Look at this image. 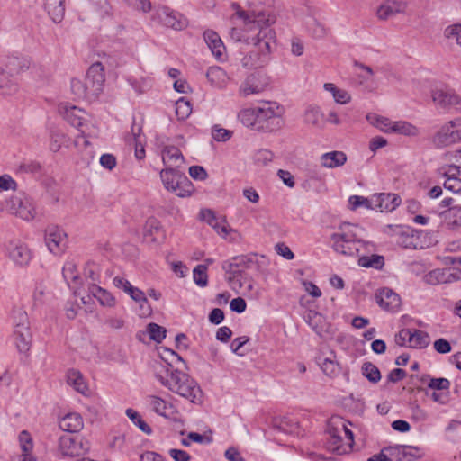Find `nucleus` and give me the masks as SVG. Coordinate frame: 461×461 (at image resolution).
Masks as SVG:
<instances>
[{"label":"nucleus","mask_w":461,"mask_h":461,"mask_svg":"<svg viewBox=\"0 0 461 461\" xmlns=\"http://www.w3.org/2000/svg\"><path fill=\"white\" fill-rule=\"evenodd\" d=\"M445 35L448 39L455 40L461 46V23L448 26L445 30Z\"/></svg>","instance_id":"64"},{"label":"nucleus","mask_w":461,"mask_h":461,"mask_svg":"<svg viewBox=\"0 0 461 461\" xmlns=\"http://www.w3.org/2000/svg\"><path fill=\"white\" fill-rule=\"evenodd\" d=\"M14 338L16 348L20 353H27L30 350L32 339L30 327H22L20 330H14Z\"/></svg>","instance_id":"26"},{"label":"nucleus","mask_w":461,"mask_h":461,"mask_svg":"<svg viewBox=\"0 0 461 461\" xmlns=\"http://www.w3.org/2000/svg\"><path fill=\"white\" fill-rule=\"evenodd\" d=\"M45 243L51 253L61 254L67 247V234L57 226L49 227L45 230Z\"/></svg>","instance_id":"14"},{"label":"nucleus","mask_w":461,"mask_h":461,"mask_svg":"<svg viewBox=\"0 0 461 461\" xmlns=\"http://www.w3.org/2000/svg\"><path fill=\"white\" fill-rule=\"evenodd\" d=\"M151 18L161 25L176 31H182L188 25L187 19L182 14L165 5L157 7Z\"/></svg>","instance_id":"8"},{"label":"nucleus","mask_w":461,"mask_h":461,"mask_svg":"<svg viewBox=\"0 0 461 461\" xmlns=\"http://www.w3.org/2000/svg\"><path fill=\"white\" fill-rule=\"evenodd\" d=\"M236 16L240 20L241 22V27L237 28L234 27L230 31V37L236 41H244L247 44H250L252 41L258 39L257 32L258 31H255L254 32H248L244 28V23L243 20L239 17L237 14Z\"/></svg>","instance_id":"34"},{"label":"nucleus","mask_w":461,"mask_h":461,"mask_svg":"<svg viewBox=\"0 0 461 461\" xmlns=\"http://www.w3.org/2000/svg\"><path fill=\"white\" fill-rule=\"evenodd\" d=\"M147 399L154 412L163 417L167 416V410L168 409V407H171V405L167 404V402L164 399L157 395H149L148 396Z\"/></svg>","instance_id":"46"},{"label":"nucleus","mask_w":461,"mask_h":461,"mask_svg":"<svg viewBox=\"0 0 461 461\" xmlns=\"http://www.w3.org/2000/svg\"><path fill=\"white\" fill-rule=\"evenodd\" d=\"M201 216L203 221H207L219 234L227 235L229 233L227 225H221L212 210H202Z\"/></svg>","instance_id":"42"},{"label":"nucleus","mask_w":461,"mask_h":461,"mask_svg":"<svg viewBox=\"0 0 461 461\" xmlns=\"http://www.w3.org/2000/svg\"><path fill=\"white\" fill-rule=\"evenodd\" d=\"M17 86L6 76V74L1 71L0 76V91L4 95H10L15 92Z\"/></svg>","instance_id":"60"},{"label":"nucleus","mask_w":461,"mask_h":461,"mask_svg":"<svg viewBox=\"0 0 461 461\" xmlns=\"http://www.w3.org/2000/svg\"><path fill=\"white\" fill-rule=\"evenodd\" d=\"M349 203V209L352 211H355L360 206H364L366 209H372L373 210V196L368 199L363 196L359 195H352L348 199Z\"/></svg>","instance_id":"55"},{"label":"nucleus","mask_w":461,"mask_h":461,"mask_svg":"<svg viewBox=\"0 0 461 461\" xmlns=\"http://www.w3.org/2000/svg\"><path fill=\"white\" fill-rule=\"evenodd\" d=\"M226 274L228 275L227 282L229 283L230 286L238 293L240 290L243 289L245 285L248 284L249 279L251 278L244 272V270L226 272Z\"/></svg>","instance_id":"31"},{"label":"nucleus","mask_w":461,"mask_h":461,"mask_svg":"<svg viewBox=\"0 0 461 461\" xmlns=\"http://www.w3.org/2000/svg\"><path fill=\"white\" fill-rule=\"evenodd\" d=\"M358 265L366 268L380 270L384 266V258L380 255L362 256L358 258Z\"/></svg>","instance_id":"40"},{"label":"nucleus","mask_w":461,"mask_h":461,"mask_svg":"<svg viewBox=\"0 0 461 461\" xmlns=\"http://www.w3.org/2000/svg\"><path fill=\"white\" fill-rule=\"evenodd\" d=\"M129 7L142 13L151 11V2L149 0H122Z\"/></svg>","instance_id":"61"},{"label":"nucleus","mask_w":461,"mask_h":461,"mask_svg":"<svg viewBox=\"0 0 461 461\" xmlns=\"http://www.w3.org/2000/svg\"><path fill=\"white\" fill-rule=\"evenodd\" d=\"M308 30L316 39H321L327 33L326 28L315 19H312L308 23Z\"/></svg>","instance_id":"63"},{"label":"nucleus","mask_w":461,"mask_h":461,"mask_svg":"<svg viewBox=\"0 0 461 461\" xmlns=\"http://www.w3.org/2000/svg\"><path fill=\"white\" fill-rule=\"evenodd\" d=\"M273 429L280 433L287 435H299V423L294 419L289 417L275 418L272 421Z\"/></svg>","instance_id":"21"},{"label":"nucleus","mask_w":461,"mask_h":461,"mask_svg":"<svg viewBox=\"0 0 461 461\" xmlns=\"http://www.w3.org/2000/svg\"><path fill=\"white\" fill-rule=\"evenodd\" d=\"M433 141L438 147H446L461 141V117L450 121L434 136Z\"/></svg>","instance_id":"11"},{"label":"nucleus","mask_w":461,"mask_h":461,"mask_svg":"<svg viewBox=\"0 0 461 461\" xmlns=\"http://www.w3.org/2000/svg\"><path fill=\"white\" fill-rule=\"evenodd\" d=\"M90 443L84 438L62 435L59 438V452L62 456L75 457L85 455L90 449Z\"/></svg>","instance_id":"9"},{"label":"nucleus","mask_w":461,"mask_h":461,"mask_svg":"<svg viewBox=\"0 0 461 461\" xmlns=\"http://www.w3.org/2000/svg\"><path fill=\"white\" fill-rule=\"evenodd\" d=\"M319 365L323 373L330 377L336 376L340 370L339 364L329 357L320 359Z\"/></svg>","instance_id":"54"},{"label":"nucleus","mask_w":461,"mask_h":461,"mask_svg":"<svg viewBox=\"0 0 461 461\" xmlns=\"http://www.w3.org/2000/svg\"><path fill=\"white\" fill-rule=\"evenodd\" d=\"M329 448L337 455H343L352 450L354 445L353 432L347 427V420L341 417H332L327 424Z\"/></svg>","instance_id":"3"},{"label":"nucleus","mask_w":461,"mask_h":461,"mask_svg":"<svg viewBox=\"0 0 461 461\" xmlns=\"http://www.w3.org/2000/svg\"><path fill=\"white\" fill-rule=\"evenodd\" d=\"M67 381L69 385H72L74 389L81 393H85L87 390V386L84 381V378L80 372L71 369L67 374Z\"/></svg>","instance_id":"41"},{"label":"nucleus","mask_w":461,"mask_h":461,"mask_svg":"<svg viewBox=\"0 0 461 461\" xmlns=\"http://www.w3.org/2000/svg\"><path fill=\"white\" fill-rule=\"evenodd\" d=\"M71 92L77 99L88 101L87 91H86L82 80L77 78L71 80Z\"/></svg>","instance_id":"58"},{"label":"nucleus","mask_w":461,"mask_h":461,"mask_svg":"<svg viewBox=\"0 0 461 461\" xmlns=\"http://www.w3.org/2000/svg\"><path fill=\"white\" fill-rule=\"evenodd\" d=\"M366 119L371 124L380 129L382 131L393 133L391 128H393L394 122H392L390 119L376 114H367Z\"/></svg>","instance_id":"43"},{"label":"nucleus","mask_w":461,"mask_h":461,"mask_svg":"<svg viewBox=\"0 0 461 461\" xmlns=\"http://www.w3.org/2000/svg\"><path fill=\"white\" fill-rule=\"evenodd\" d=\"M105 81L104 67L100 62L94 63L87 70L85 78L82 80L86 91H87L88 101L95 100L102 93Z\"/></svg>","instance_id":"7"},{"label":"nucleus","mask_w":461,"mask_h":461,"mask_svg":"<svg viewBox=\"0 0 461 461\" xmlns=\"http://www.w3.org/2000/svg\"><path fill=\"white\" fill-rule=\"evenodd\" d=\"M160 179L164 187L178 197H189L194 192V187L188 177L174 167H166L160 171Z\"/></svg>","instance_id":"4"},{"label":"nucleus","mask_w":461,"mask_h":461,"mask_svg":"<svg viewBox=\"0 0 461 461\" xmlns=\"http://www.w3.org/2000/svg\"><path fill=\"white\" fill-rule=\"evenodd\" d=\"M59 113L71 126L77 128L82 134L86 132V113L84 110L67 104L59 106Z\"/></svg>","instance_id":"13"},{"label":"nucleus","mask_w":461,"mask_h":461,"mask_svg":"<svg viewBox=\"0 0 461 461\" xmlns=\"http://www.w3.org/2000/svg\"><path fill=\"white\" fill-rule=\"evenodd\" d=\"M8 211L24 221H31L36 215L32 199L24 194H17L6 202Z\"/></svg>","instance_id":"10"},{"label":"nucleus","mask_w":461,"mask_h":461,"mask_svg":"<svg viewBox=\"0 0 461 461\" xmlns=\"http://www.w3.org/2000/svg\"><path fill=\"white\" fill-rule=\"evenodd\" d=\"M257 108H245L242 109L238 113V118L240 121V122L248 127L250 128L253 131H256V123H257Z\"/></svg>","instance_id":"38"},{"label":"nucleus","mask_w":461,"mask_h":461,"mask_svg":"<svg viewBox=\"0 0 461 461\" xmlns=\"http://www.w3.org/2000/svg\"><path fill=\"white\" fill-rule=\"evenodd\" d=\"M153 370L156 378L162 384V385H165V381L170 376L171 371H175L173 366H168L160 360L155 361L153 364Z\"/></svg>","instance_id":"44"},{"label":"nucleus","mask_w":461,"mask_h":461,"mask_svg":"<svg viewBox=\"0 0 461 461\" xmlns=\"http://www.w3.org/2000/svg\"><path fill=\"white\" fill-rule=\"evenodd\" d=\"M60 429L68 433H76L83 429V419L78 413H68L60 419L59 422Z\"/></svg>","instance_id":"24"},{"label":"nucleus","mask_w":461,"mask_h":461,"mask_svg":"<svg viewBox=\"0 0 461 461\" xmlns=\"http://www.w3.org/2000/svg\"><path fill=\"white\" fill-rule=\"evenodd\" d=\"M323 88L332 94L335 102L338 104H345L351 100L348 91L338 88L333 83H325Z\"/></svg>","instance_id":"39"},{"label":"nucleus","mask_w":461,"mask_h":461,"mask_svg":"<svg viewBox=\"0 0 461 461\" xmlns=\"http://www.w3.org/2000/svg\"><path fill=\"white\" fill-rule=\"evenodd\" d=\"M373 210L383 212H392L401 203V198L395 194H375L373 195Z\"/></svg>","instance_id":"19"},{"label":"nucleus","mask_w":461,"mask_h":461,"mask_svg":"<svg viewBox=\"0 0 461 461\" xmlns=\"http://www.w3.org/2000/svg\"><path fill=\"white\" fill-rule=\"evenodd\" d=\"M207 268L206 265H198L193 270L194 282L200 287L208 285Z\"/></svg>","instance_id":"53"},{"label":"nucleus","mask_w":461,"mask_h":461,"mask_svg":"<svg viewBox=\"0 0 461 461\" xmlns=\"http://www.w3.org/2000/svg\"><path fill=\"white\" fill-rule=\"evenodd\" d=\"M303 318L319 336H321L326 331V320L320 312L309 310L304 313Z\"/></svg>","instance_id":"27"},{"label":"nucleus","mask_w":461,"mask_h":461,"mask_svg":"<svg viewBox=\"0 0 461 461\" xmlns=\"http://www.w3.org/2000/svg\"><path fill=\"white\" fill-rule=\"evenodd\" d=\"M226 274L228 275L227 282L229 283L230 286L238 293L240 290L243 289L245 285L248 284L249 279L251 278L244 272V270L226 272Z\"/></svg>","instance_id":"32"},{"label":"nucleus","mask_w":461,"mask_h":461,"mask_svg":"<svg viewBox=\"0 0 461 461\" xmlns=\"http://www.w3.org/2000/svg\"><path fill=\"white\" fill-rule=\"evenodd\" d=\"M424 280L427 284L436 285L438 284L451 283V278L447 276V271L445 269L437 268L429 272Z\"/></svg>","instance_id":"37"},{"label":"nucleus","mask_w":461,"mask_h":461,"mask_svg":"<svg viewBox=\"0 0 461 461\" xmlns=\"http://www.w3.org/2000/svg\"><path fill=\"white\" fill-rule=\"evenodd\" d=\"M163 163L167 167H179L185 161L184 156L178 148L175 146H166L162 150Z\"/></svg>","instance_id":"23"},{"label":"nucleus","mask_w":461,"mask_h":461,"mask_svg":"<svg viewBox=\"0 0 461 461\" xmlns=\"http://www.w3.org/2000/svg\"><path fill=\"white\" fill-rule=\"evenodd\" d=\"M261 92V87L255 83V77L250 76L240 85L239 93L240 95L246 97L249 95L258 94Z\"/></svg>","instance_id":"47"},{"label":"nucleus","mask_w":461,"mask_h":461,"mask_svg":"<svg viewBox=\"0 0 461 461\" xmlns=\"http://www.w3.org/2000/svg\"><path fill=\"white\" fill-rule=\"evenodd\" d=\"M347 162V155L343 151H330L321 155V164L327 168L343 166Z\"/></svg>","instance_id":"29"},{"label":"nucleus","mask_w":461,"mask_h":461,"mask_svg":"<svg viewBox=\"0 0 461 461\" xmlns=\"http://www.w3.org/2000/svg\"><path fill=\"white\" fill-rule=\"evenodd\" d=\"M127 417L145 434L152 433L151 428L142 420L138 411L131 408H128L125 411Z\"/></svg>","instance_id":"48"},{"label":"nucleus","mask_w":461,"mask_h":461,"mask_svg":"<svg viewBox=\"0 0 461 461\" xmlns=\"http://www.w3.org/2000/svg\"><path fill=\"white\" fill-rule=\"evenodd\" d=\"M304 122L316 128L323 127V114L318 106H309L304 112Z\"/></svg>","instance_id":"35"},{"label":"nucleus","mask_w":461,"mask_h":461,"mask_svg":"<svg viewBox=\"0 0 461 461\" xmlns=\"http://www.w3.org/2000/svg\"><path fill=\"white\" fill-rule=\"evenodd\" d=\"M14 330H20L22 327L29 328L30 322L25 312L18 310L14 312L13 315Z\"/></svg>","instance_id":"62"},{"label":"nucleus","mask_w":461,"mask_h":461,"mask_svg":"<svg viewBox=\"0 0 461 461\" xmlns=\"http://www.w3.org/2000/svg\"><path fill=\"white\" fill-rule=\"evenodd\" d=\"M89 292L97 299L101 305L107 307H113L115 305V298L105 289L96 285H92L89 287Z\"/></svg>","instance_id":"33"},{"label":"nucleus","mask_w":461,"mask_h":461,"mask_svg":"<svg viewBox=\"0 0 461 461\" xmlns=\"http://www.w3.org/2000/svg\"><path fill=\"white\" fill-rule=\"evenodd\" d=\"M64 2L65 0H44V8L56 23H60L64 18Z\"/></svg>","instance_id":"28"},{"label":"nucleus","mask_w":461,"mask_h":461,"mask_svg":"<svg viewBox=\"0 0 461 461\" xmlns=\"http://www.w3.org/2000/svg\"><path fill=\"white\" fill-rule=\"evenodd\" d=\"M164 386L194 404H202L203 402V393L196 381L178 369L171 371Z\"/></svg>","instance_id":"2"},{"label":"nucleus","mask_w":461,"mask_h":461,"mask_svg":"<svg viewBox=\"0 0 461 461\" xmlns=\"http://www.w3.org/2000/svg\"><path fill=\"white\" fill-rule=\"evenodd\" d=\"M283 108L276 103H266L264 106L258 107L256 131L261 132H274L284 126L282 117Z\"/></svg>","instance_id":"5"},{"label":"nucleus","mask_w":461,"mask_h":461,"mask_svg":"<svg viewBox=\"0 0 461 461\" xmlns=\"http://www.w3.org/2000/svg\"><path fill=\"white\" fill-rule=\"evenodd\" d=\"M446 219L451 226H461V206H453L445 212Z\"/></svg>","instance_id":"59"},{"label":"nucleus","mask_w":461,"mask_h":461,"mask_svg":"<svg viewBox=\"0 0 461 461\" xmlns=\"http://www.w3.org/2000/svg\"><path fill=\"white\" fill-rule=\"evenodd\" d=\"M160 361L173 366L174 363L182 361V357L174 350L167 348H161L159 349Z\"/></svg>","instance_id":"56"},{"label":"nucleus","mask_w":461,"mask_h":461,"mask_svg":"<svg viewBox=\"0 0 461 461\" xmlns=\"http://www.w3.org/2000/svg\"><path fill=\"white\" fill-rule=\"evenodd\" d=\"M393 133H399L405 136L412 137L419 134V130L416 126L407 122H394L393 128Z\"/></svg>","instance_id":"45"},{"label":"nucleus","mask_w":461,"mask_h":461,"mask_svg":"<svg viewBox=\"0 0 461 461\" xmlns=\"http://www.w3.org/2000/svg\"><path fill=\"white\" fill-rule=\"evenodd\" d=\"M141 127L133 122L131 126V136L128 139L130 145L135 147V157L140 160L145 158V149L142 144Z\"/></svg>","instance_id":"30"},{"label":"nucleus","mask_w":461,"mask_h":461,"mask_svg":"<svg viewBox=\"0 0 461 461\" xmlns=\"http://www.w3.org/2000/svg\"><path fill=\"white\" fill-rule=\"evenodd\" d=\"M405 8L406 5L402 2L387 0L377 8L376 15L379 20L385 21L397 14L403 13Z\"/></svg>","instance_id":"20"},{"label":"nucleus","mask_w":461,"mask_h":461,"mask_svg":"<svg viewBox=\"0 0 461 461\" xmlns=\"http://www.w3.org/2000/svg\"><path fill=\"white\" fill-rule=\"evenodd\" d=\"M144 237L152 242H159L165 239L162 226L156 218H149L146 221Z\"/></svg>","instance_id":"25"},{"label":"nucleus","mask_w":461,"mask_h":461,"mask_svg":"<svg viewBox=\"0 0 461 461\" xmlns=\"http://www.w3.org/2000/svg\"><path fill=\"white\" fill-rule=\"evenodd\" d=\"M9 258L19 266H26L32 258L28 247L19 240L10 241L7 246Z\"/></svg>","instance_id":"18"},{"label":"nucleus","mask_w":461,"mask_h":461,"mask_svg":"<svg viewBox=\"0 0 461 461\" xmlns=\"http://www.w3.org/2000/svg\"><path fill=\"white\" fill-rule=\"evenodd\" d=\"M436 174L438 176L443 178L458 177L460 175V167L456 165H446L438 167Z\"/></svg>","instance_id":"57"},{"label":"nucleus","mask_w":461,"mask_h":461,"mask_svg":"<svg viewBox=\"0 0 461 461\" xmlns=\"http://www.w3.org/2000/svg\"><path fill=\"white\" fill-rule=\"evenodd\" d=\"M175 106H176V114L178 120L184 121L186 118H188L189 115L192 113L191 103L185 97L179 98L176 102Z\"/></svg>","instance_id":"50"},{"label":"nucleus","mask_w":461,"mask_h":461,"mask_svg":"<svg viewBox=\"0 0 461 461\" xmlns=\"http://www.w3.org/2000/svg\"><path fill=\"white\" fill-rule=\"evenodd\" d=\"M232 6L236 9L235 14L243 20L248 32L258 31V39L250 43L253 50L242 58V66L246 68L263 67L276 46V32L271 28V24L275 23L274 17L263 10L244 11L238 5L234 4Z\"/></svg>","instance_id":"1"},{"label":"nucleus","mask_w":461,"mask_h":461,"mask_svg":"<svg viewBox=\"0 0 461 461\" xmlns=\"http://www.w3.org/2000/svg\"><path fill=\"white\" fill-rule=\"evenodd\" d=\"M149 339L157 343H160L166 337L167 330L154 322L149 323L146 328Z\"/></svg>","instance_id":"51"},{"label":"nucleus","mask_w":461,"mask_h":461,"mask_svg":"<svg viewBox=\"0 0 461 461\" xmlns=\"http://www.w3.org/2000/svg\"><path fill=\"white\" fill-rule=\"evenodd\" d=\"M67 141L68 138L64 132L57 129L51 130L50 140V149L51 151L58 152Z\"/></svg>","instance_id":"49"},{"label":"nucleus","mask_w":461,"mask_h":461,"mask_svg":"<svg viewBox=\"0 0 461 461\" xmlns=\"http://www.w3.org/2000/svg\"><path fill=\"white\" fill-rule=\"evenodd\" d=\"M363 375L371 383L376 384L381 380L379 369L372 363L366 362L362 366Z\"/></svg>","instance_id":"52"},{"label":"nucleus","mask_w":461,"mask_h":461,"mask_svg":"<svg viewBox=\"0 0 461 461\" xmlns=\"http://www.w3.org/2000/svg\"><path fill=\"white\" fill-rule=\"evenodd\" d=\"M259 264L258 261L257 254H249L237 256L231 261H225L222 264V268L225 272H234L241 270L240 268H258Z\"/></svg>","instance_id":"16"},{"label":"nucleus","mask_w":461,"mask_h":461,"mask_svg":"<svg viewBox=\"0 0 461 461\" xmlns=\"http://www.w3.org/2000/svg\"><path fill=\"white\" fill-rule=\"evenodd\" d=\"M390 456H394L396 461H414L423 456L422 450L418 447L397 445L385 448Z\"/></svg>","instance_id":"15"},{"label":"nucleus","mask_w":461,"mask_h":461,"mask_svg":"<svg viewBox=\"0 0 461 461\" xmlns=\"http://www.w3.org/2000/svg\"><path fill=\"white\" fill-rule=\"evenodd\" d=\"M348 227L349 224H344L340 227V232L331 235L332 248L337 253L345 256H355L359 250L357 244L360 241L356 239V235L352 231L346 230Z\"/></svg>","instance_id":"6"},{"label":"nucleus","mask_w":461,"mask_h":461,"mask_svg":"<svg viewBox=\"0 0 461 461\" xmlns=\"http://www.w3.org/2000/svg\"><path fill=\"white\" fill-rule=\"evenodd\" d=\"M411 347L414 348H424L430 343L429 335L420 330H411L410 335Z\"/></svg>","instance_id":"36"},{"label":"nucleus","mask_w":461,"mask_h":461,"mask_svg":"<svg viewBox=\"0 0 461 461\" xmlns=\"http://www.w3.org/2000/svg\"><path fill=\"white\" fill-rule=\"evenodd\" d=\"M203 38L212 53L216 59H221L225 52V46L218 33L214 31L207 30L203 32Z\"/></svg>","instance_id":"22"},{"label":"nucleus","mask_w":461,"mask_h":461,"mask_svg":"<svg viewBox=\"0 0 461 461\" xmlns=\"http://www.w3.org/2000/svg\"><path fill=\"white\" fill-rule=\"evenodd\" d=\"M434 104L443 109H461V97L447 87L435 88L431 91Z\"/></svg>","instance_id":"12"},{"label":"nucleus","mask_w":461,"mask_h":461,"mask_svg":"<svg viewBox=\"0 0 461 461\" xmlns=\"http://www.w3.org/2000/svg\"><path fill=\"white\" fill-rule=\"evenodd\" d=\"M378 305L388 312H396L401 306V298L392 289L384 287L375 294Z\"/></svg>","instance_id":"17"}]
</instances>
